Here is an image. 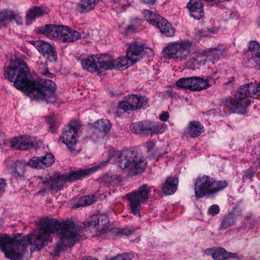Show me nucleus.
<instances>
[{
    "instance_id": "nucleus-37",
    "label": "nucleus",
    "mask_w": 260,
    "mask_h": 260,
    "mask_svg": "<svg viewBox=\"0 0 260 260\" xmlns=\"http://www.w3.org/2000/svg\"><path fill=\"white\" fill-rule=\"evenodd\" d=\"M165 127L164 124L162 123L157 124L156 125H151L150 122V126L149 130L148 135L151 136L162 134L165 132Z\"/></svg>"
},
{
    "instance_id": "nucleus-38",
    "label": "nucleus",
    "mask_w": 260,
    "mask_h": 260,
    "mask_svg": "<svg viewBox=\"0 0 260 260\" xmlns=\"http://www.w3.org/2000/svg\"><path fill=\"white\" fill-rule=\"evenodd\" d=\"M25 165L20 161H17L15 164L14 170V175L16 177H22L25 172Z\"/></svg>"
},
{
    "instance_id": "nucleus-45",
    "label": "nucleus",
    "mask_w": 260,
    "mask_h": 260,
    "mask_svg": "<svg viewBox=\"0 0 260 260\" xmlns=\"http://www.w3.org/2000/svg\"><path fill=\"white\" fill-rule=\"evenodd\" d=\"M109 160H110V159H108L107 160L101 161V162H100L99 163V164L98 166H96L95 167H92V168H91L90 169H80V170H79L78 171L89 170L88 173L84 175V177H85V176L90 174V173H92L94 171L96 170L99 168H102V167H104L106 166L107 165V164L108 163V162L109 161Z\"/></svg>"
},
{
    "instance_id": "nucleus-4",
    "label": "nucleus",
    "mask_w": 260,
    "mask_h": 260,
    "mask_svg": "<svg viewBox=\"0 0 260 260\" xmlns=\"http://www.w3.org/2000/svg\"><path fill=\"white\" fill-rule=\"evenodd\" d=\"M81 64L84 69L98 74L107 70L114 69V59L107 54L92 55L87 59L81 61Z\"/></svg>"
},
{
    "instance_id": "nucleus-51",
    "label": "nucleus",
    "mask_w": 260,
    "mask_h": 260,
    "mask_svg": "<svg viewBox=\"0 0 260 260\" xmlns=\"http://www.w3.org/2000/svg\"><path fill=\"white\" fill-rule=\"evenodd\" d=\"M146 147L149 152L151 151L155 147V143L153 142H149L146 144Z\"/></svg>"
},
{
    "instance_id": "nucleus-56",
    "label": "nucleus",
    "mask_w": 260,
    "mask_h": 260,
    "mask_svg": "<svg viewBox=\"0 0 260 260\" xmlns=\"http://www.w3.org/2000/svg\"><path fill=\"white\" fill-rule=\"evenodd\" d=\"M84 258H85L84 260H88V259L93 260L92 258L89 256L85 257Z\"/></svg>"
},
{
    "instance_id": "nucleus-15",
    "label": "nucleus",
    "mask_w": 260,
    "mask_h": 260,
    "mask_svg": "<svg viewBox=\"0 0 260 260\" xmlns=\"http://www.w3.org/2000/svg\"><path fill=\"white\" fill-rule=\"evenodd\" d=\"M144 103V99L135 95H132L126 98L125 100L120 102L118 109L124 112L134 111L140 108Z\"/></svg>"
},
{
    "instance_id": "nucleus-7",
    "label": "nucleus",
    "mask_w": 260,
    "mask_h": 260,
    "mask_svg": "<svg viewBox=\"0 0 260 260\" xmlns=\"http://www.w3.org/2000/svg\"><path fill=\"white\" fill-rule=\"evenodd\" d=\"M149 192V187L146 184H144L137 190L126 194L131 211L135 215L140 216L141 204L147 203Z\"/></svg>"
},
{
    "instance_id": "nucleus-33",
    "label": "nucleus",
    "mask_w": 260,
    "mask_h": 260,
    "mask_svg": "<svg viewBox=\"0 0 260 260\" xmlns=\"http://www.w3.org/2000/svg\"><path fill=\"white\" fill-rule=\"evenodd\" d=\"M43 14V10L40 7H34L30 9L26 15V19L27 23H30L36 17L41 16Z\"/></svg>"
},
{
    "instance_id": "nucleus-25",
    "label": "nucleus",
    "mask_w": 260,
    "mask_h": 260,
    "mask_svg": "<svg viewBox=\"0 0 260 260\" xmlns=\"http://www.w3.org/2000/svg\"><path fill=\"white\" fill-rule=\"evenodd\" d=\"M150 126V121H144L132 123L131 125V131L136 134L142 133L148 135Z\"/></svg>"
},
{
    "instance_id": "nucleus-26",
    "label": "nucleus",
    "mask_w": 260,
    "mask_h": 260,
    "mask_svg": "<svg viewBox=\"0 0 260 260\" xmlns=\"http://www.w3.org/2000/svg\"><path fill=\"white\" fill-rule=\"evenodd\" d=\"M249 49L253 60L260 67V45L255 41L251 42L249 45Z\"/></svg>"
},
{
    "instance_id": "nucleus-39",
    "label": "nucleus",
    "mask_w": 260,
    "mask_h": 260,
    "mask_svg": "<svg viewBox=\"0 0 260 260\" xmlns=\"http://www.w3.org/2000/svg\"><path fill=\"white\" fill-rule=\"evenodd\" d=\"M133 258H139L138 255H135L133 253H123L118 254L116 256L113 257L111 260H131Z\"/></svg>"
},
{
    "instance_id": "nucleus-36",
    "label": "nucleus",
    "mask_w": 260,
    "mask_h": 260,
    "mask_svg": "<svg viewBox=\"0 0 260 260\" xmlns=\"http://www.w3.org/2000/svg\"><path fill=\"white\" fill-rule=\"evenodd\" d=\"M95 201V197L94 196H86L79 199L78 203L75 205V207L79 208L80 207L90 205Z\"/></svg>"
},
{
    "instance_id": "nucleus-20",
    "label": "nucleus",
    "mask_w": 260,
    "mask_h": 260,
    "mask_svg": "<svg viewBox=\"0 0 260 260\" xmlns=\"http://www.w3.org/2000/svg\"><path fill=\"white\" fill-rule=\"evenodd\" d=\"M240 94H244V98L246 96L256 98L260 95V84L249 83L240 86Z\"/></svg>"
},
{
    "instance_id": "nucleus-50",
    "label": "nucleus",
    "mask_w": 260,
    "mask_h": 260,
    "mask_svg": "<svg viewBox=\"0 0 260 260\" xmlns=\"http://www.w3.org/2000/svg\"><path fill=\"white\" fill-rule=\"evenodd\" d=\"M132 231L128 229H121L119 231L118 233L121 235H127L128 234H131Z\"/></svg>"
},
{
    "instance_id": "nucleus-42",
    "label": "nucleus",
    "mask_w": 260,
    "mask_h": 260,
    "mask_svg": "<svg viewBox=\"0 0 260 260\" xmlns=\"http://www.w3.org/2000/svg\"><path fill=\"white\" fill-rule=\"evenodd\" d=\"M116 7L123 11L133 3V0H112Z\"/></svg>"
},
{
    "instance_id": "nucleus-22",
    "label": "nucleus",
    "mask_w": 260,
    "mask_h": 260,
    "mask_svg": "<svg viewBox=\"0 0 260 260\" xmlns=\"http://www.w3.org/2000/svg\"><path fill=\"white\" fill-rule=\"evenodd\" d=\"M187 7L191 16L194 19H200L203 16V5L201 0H190Z\"/></svg>"
},
{
    "instance_id": "nucleus-40",
    "label": "nucleus",
    "mask_w": 260,
    "mask_h": 260,
    "mask_svg": "<svg viewBox=\"0 0 260 260\" xmlns=\"http://www.w3.org/2000/svg\"><path fill=\"white\" fill-rule=\"evenodd\" d=\"M227 185L228 182L226 181H212V194L225 188Z\"/></svg>"
},
{
    "instance_id": "nucleus-53",
    "label": "nucleus",
    "mask_w": 260,
    "mask_h": 260,
    "mask_svg": "<svg viewBox=\"0 0 260 260\" xmlns=\"http://www.w3.org/2000/svg\"><path fill=\"white\" fill-rule=\"evenodd\" d=\"M48 121L49 123L50 124V127L53 128L54 126L53 123L56 121V119L53 117L50 116L48 118Z\"/></svg>"
},
{
    "instance_id": "nucleus-11",
    "label": "nucleus",
    "mask_w": 260,
    "mask_h": 260,
    "mask_svg": "<svg viewBox=\"0 0 260 260\" xmlns=\"http://www.w3.org/2000/svg\"><path fill=\"white\" fill-rule=\"evenodd\" d=\"M250 103V101L246 99L244 94H240V92L238 91L236 92L235 98L230 103L229 110L232 113H245Z\"/></svg>"
},
{
    "instance_id": "nucleus-10",
    "label": "nucleus",
    "mask_w": 260,
    "mask_h": 260,
    "mask_svg": "<svg viewBox=\"0 0 260 260\" xmlns=\"http://www.w3.org/2000/svg\"><path fill=\"white\" fill-rule=\"evenodd\" d=\"M212 181L209 177L204 176L199 177L195 183L194 192L197 199L212 194Z\"/></svg>"
},
{
    "instance_id": "nucleus-34",
    "label": "nucleus",
    "mask_w": 260,
    "mask_h": 260,
    "mask_svg": "<svg viewBox=\"0 0 260 260\" xmlns=\"http://www.w3.org/2000/svg\"><path fill=\"white\" fill-rule=\"evenodd\" d=\"M36 68L39 70L40 74L52 78L53 74L48 72L46 68V62L45 60L40 58L36 62Z\"/></svg>"
},
{
    "instance_id": "nucleus-24",
    "label": "nucleus",
    "mask_w": 260,
    "mask_h": 260,
    "mask_svg": "<svg viewBox=\"0 0 260 260\" xmlns=\"http://www.w3.org/2000/svg\"><path fill=\"white\" fill-rule=\"evenodd\" d=\"M178 181L174 177H168L165 182L162 184V191L167 195L174 193L176 189Z\"/></svg>"
},
{
    "instance_id": "nucleus-9",
    "label": "nucleus",
    "mask_w": 260,
    "mask_h": 260,
    "mask_svg": "<svg viewBox=\"0 0 260 260\" xmlns=\"http://www.w3.org/2000/svg\"><path fill=\"white\" fill-rule=\"evenodd\" d=\"M80 125L77 121H72L68 124L69 129L64 131L60 137L62 142L65 144L71 151L75 150L77 144L76 139L78 131Z\"/></svg>"
},
{
    "instance_id": "nucleus-3",
    "label": "nucleus",
    "mask_w": 260,
    "mask_h": 260,
    "mask_svg": "<svg viewBox=\"0 0 260 260\" xmlns=\"http://www.w3.org/2000/svg\"><path fill=\"white\" fill-rule=\"evenodd\" d=\"M116 163L122 169H126L130 176L136 175L144 172L146 162L134 150H125L116 155Z\"/></svg>"
},
{
    "instance_id": "nucleus-5",
    "label": "nucleus",
    "mask_w": 260,
    "mask_h": 260,
    "mask_svg": "<svg viewBox=\"0 0 260 260\" xmlns=\"http://www.w3.org/2000/svg\"><path fill=\"white\" fill-rule=\"evenodd\" d=\"M89 170L71 172L69 174L62 175L55 174L49 176L43 181L45 188L55 193L60 190L67 181H74L80 179L88 174Z\"/></svg>"
},
{
    "instance_id": "nucleus-57",
    "label": "nucleus",
    "mask_w": 260,
    "mask_h": 260,
    "mask_svg": "<svg viewBox=\"0 0 260 260\" xmlns=\"http://www.w3.org/2000/svg\"><path fill=\"white\" fill-rule=\"evenodd\" d=\"M18 22H19L20 24L22 23V20L21 17L18 18Z\"/></svg>"
},
{
    "instance_id": "nucleus-18",
    "label": "nucleus",
    "mask_w": 260,
    "mask_h": 260,
    "mask_svg": "<svg viewBox=\"0 0 260 260\" xmlns=\"http://www.w3.org/2000/svg\"><path fill=\"white\" fill-rule=\"evenodd\" d=\"M63 26L62 25L46 24L39 27L38 31L51 39L60 40Z\"/></svg>"
},
{
    "instance_id": "nucleus-29",
    "label": "nucleus",
    "mask_w": 260,
    "mask_h": 260,
    "mask_svg": "<svg viewBox=\"0 0 260 260\" xmlns=\"http://www.w3.org/2000/svg\"><path fill=\"white\" fill-rule=\"evenodd\" d=\"M100 0H81L79 5L80 13H85L92 10Z\"/></svg>"
},
{
    "instance_id": "nucleus-28",
    "label": "nucleus",
    "mask_w": 260,
    "mask_h": 260,
    "mask_svg": "<svg viewBox=\"0 0 260 260\" xmlns=\"http://www.w3.org/2000/svg\"><path fill=\"white\" fill-rule=\"evenodd\" d=\"M156 26L161 32L167 37H172L175 34V30L171 24L166 19L162 18Z\"/></svg>"
},
{
    "instance_id": "nucleus-47",
    "label": "nucleus",
    "mask_w": 260,
    "mask_h": 260,
    "mask_svg": "<svg viewBox=\"0 0 260 260\" xmlns=\"http://www.w3.org/2000/svg\"><path fill=\"white\" fill-rule=\"evenodd\" d=\"M197 34L200 37H206L209 35L210 31L209 29H201L198 31Z\"/></svg>"
},
{
    "instance_id": "nucleus-16",
    "label": "nucleus",
    "mask_w": 260,
    "mask_h": 260,
    "mask_svg": "<svg viewBox=\"0 0 260 260\" xmlns=\"http://www.w3.org/2000/svg\"><path fill=\"white\" fill-rule=\"evenodd\" d=\"M204 254L207 255H211L212 258L215 260H226L228 258H243L242 257L238 255L237 254L229 252L223 248L220 247L206 249L204 251Z\"/></svg>"
},
{
    "instance_id": "nucleus-17",
    "label": "nucleus",
    "mask_w": 260,
    "mask_h": 260,
    "mask_svg": "<svg viewBox=\"0 0 260 260\" xmlns=\"http://www.w3.org/2000/svg\"><path fill=\"white\" fill-rule=\"evenodd\" d=\"M111 127L112 123L109 120L99 119L93 123V135L97 138H103L110 132Z\"/></svg>"
},
{
    "instance_id": "nucleus-23",
    "label": "nucleus",
    "mask_w": 260,
    "mask_h": 260,
    "mask_svg": "<svg viewBox=\"0 0 260 260\" xmlns=\"http://www.w3.org/2000/svg\"><path fill=\"white\" fill-rule=\"evenodd\" d=\"M81 38V36L77 31L69 29L67 26H63L61 32L60 40L64 43H70L76 41Z\"/></svg>"
},
{
    "instance_id": "nucleus-46",
    "label": "nucleus",
    "mask_w": 260,
    "mask_h": 260,
    "mask_svg": "<svg viewBox=\"0 0 260 260\" xmlns=\"http://www.w3.org/2000/svg\"><path fill=\"white\" fill-rule=\"evenodd\" d=\"M209 213L212 216L216 215L219 212V206L217 205H212L209 209Z\"/></svg>"
},
{
    "instance_id": "nucleus-21",
    "label": "nucleus",
    "mask_w": 260,
    "mask_h": 260,
    "mask_svg": "<svg viewBox=\"0 0 260 260\" xmlns=\"http://www.w3.org/2000/svg\"><path fill=\"white\" fill-rule=\"evenodd\" d=\"M37 48L41 53L44 55L47 54L50 61H56L57 60V54L55 49L50 44L39 41L37 42Z\"/></svg>"
},
{
    "instance_id": "nucleus-44",
    "label": "nucleus",
    "mask_w": 260,
    "mask_h": 260,
    "mask_svg": "<svg viewBox=\"0 0 260 260\" xmlns=\"http://www.w3.org/2000/svg\"><path fill=\"white\" fill-rule=\"evenodd\" d=\"M28 165L36 168H43L41 158L33 157L28 162Z\"/></svg>"
},
{
    "instance_id": "nucleus-31",
    "label": "nucleus",
    "mask_w": 260,
    "mask_h": 260,
    "mask_svg": "<svg viewBox=\"0 0 260 260\" xmlns=\"http://www.w3.org/2000/svg\"><path fill=\"white\" fill-rule=\"evenodd\" d=\"M144 14L146 20L156 26L159 24V22L162 18L160 15L148 10H145Z\"/></svg>"
},
{
    "instance_id": "nucleus-48",
    "label": "nucleus",
    "mask_w": 260,
    "mask_h": 260,
    "mask_svg": "<svg viewBox=\"0 0 260 260\" xmlns=\"http://www.w3.org/2000/svg\"><path fill=\"white\" fill-rule=\"evenodd\" d=\"M6 187V183L3 179H0V196L3 194L5 191Z\"/></svg>"
},
{
    "instance_id": "nucleus-41",
    "label": "nucleus",
    "mask_w": 260,
    "mask_h": 260,
    "mask_svg": "<svg viewBox=\"0 0 260 260\" xmlns=\"http://www.w3.org/2000/svg\"><path fill=\"white\" fill-rule=\"evenodd\" d=\"M43 168L50 166L54 162V156L51 153H47L41 158Z\"/></svg>"
},
{
    "instance_id": "nucleus-19",
    "label": "nucleus",
    "mask_w": 260,
    "mask_h": 260,
    "mask_svg": "<svg viewBox=\"0 0 260 260\" xmlns=\"http://www.w3.org/2000/svg\"><path fill=\"white\" fill-rule=\"evenodd\" d=\"M11 147L16 149L27 150L34 146L33 141L28 136L14 138L11 143Z\"/></svg>"
},
{
    "instance_id": "nucleus-35",
    "label": "nucleus",
    "mask_w": 260,
    "mask_h": 260,
    "mask_svg": "<svg viewBox=\"0 0 260 260\" xmlns=\"http://www.w3.org/2000/svg\"><path fill=\"white\" fill-rule=\"evenodd\" d=\"M133 64L127 56L126 57H120L117 59H114V69L119 70L123 67L127 68Z\"/></svg>"
},
{
    "instance_id": "nucleus-8",
    "label": "nucleus",
    "mask_w": 260,
    "mask_h": 260,
    "mask_svg": "<svg viewBox=\"0 0 260 260\" xmlns=\"http://www.w3.org/2000/svg\"><path fill=\"white\" fill-rule=\"evenodd\" d=\"M176 85L179 87L194 91L206 89L210 86L208 79L205 80L197 77L181 78L176 82Z\"/></svg>"
},
{
    "instance_id": "nucleus-52",
    "label": "nucleus",
    "mask_w": 260,
    "mask_h": 260,
    "mask_svg": "<svg viewBox=\"0 0 260 260\" xmlns=\"http://www.w3.org/2000/svg\"><path fill=\"white\" fill-rule=\"evenodd\" d=\"M136 29H137V27L134 25L128 26L127 27L125 33L127 35V34H128L130 32L134 31V30H136Z\"/></svg>"
},
{
    "instance_id": "nucleus-55",
    "label": "nucleus",
    "mask_w": 260,
    "mask_h": 260,
    "mask_svg": "<svg viewBox=\"0 0 260 260\" xmlns=\"http://www.w3.org/2000/svg\"><path fill=\"white\" fill-rule=\"evenodd\" d=\"M234 80L235 78L234 77H232L231 79L228 81V82H225L224 84H226L227 85H233Z\"/></svg>"
},
{
    "instance_id": "nucleus-43",
    "label": "nucleus",
    "mask_w": 260,
    "mask_h": 260,
    "mask_svg": "<svg viewBox=\"0 0 260 260\" xmlns=\"http://www.w3.org/2000/svg\"><path fill=\"white\" fill-rule=\"evenodd\" d=\"M235 222V218L232 215L229 214L225 216L221 223V228L226 229Z\"/></svg>"
},
{
    "instance_id": "nucleus-30",
    "label": "nucleus",
    "mask_w": 260,
    "mask_h": 260,
    "mask_svg": "<svg viewBox=\"0 0 260 260\" xmlns=\"http://www.w3.org/2000/svg\"><path fill=\"white\" fill-rule=\"evenodd\" d=\"M203 127L198 121H193L190 122L188 129V134L191 138L200 135Z\"/></svg>"
},
{
    "instance_id": "nucleus-2",
    "label": "nucleus",
    "mask_w": 260,
    "mask_h": 260,
    "mask_svg": "<svg viewBox=\"0 0 260 260\" xmlns=\"http://www.w3.org/2000/svg\"><path fill=\"white\" fill-rule=\"evenodd\" d=\"M5 77L18 89H24L30 98L45 101L47 104L56 102V84L52 80L42 79L39 82L29 80V70L25 62L17 59L11 61L5 71Z\"/></svg>"
},
{
    "instance_id": "nucleus-1",
    "label": "nucleus",
    "mask_w": 260,
    "mask_h": 260,
    "mask_svg": "<svg viewBox=\"0 0 260 260\" xmlns=\"http://www.w3.org/2000/svg\"><path fill=\"white\" fill-rule=\"evenodd\" d=\"M56 232L57 242L54 254L57 256L67 247L73 246L78 239V226L71 220L61 222L51 219L43 223L34 234L23 237H10L5 234L0 237V249L7 258L21 260L26 258L27 247L40 250L52 240L51 235Z\"/></svg>"
},
{
    "instance_id": "nucleus-54",
    "label": "nucleus",
    "mask_w": 260,
    "mask_h": 260,
    "mask_svg": "<svg viewBox=\"0 0 260 260\" xmlns=\"http://www.w3.org/2000/svg\"><path fill=\"white\" fill-rule=\"evenodd\" d=\"M143 3L146 4H149V5H153L155 0H142Z\"/></svg>"
},
{
    "instance_id": "nucleus-27",
    "label": "nucleus",
    "mask_w": 260,
    "mask_h": 260,
    "mask_svg": "<svg viewBox=\"0 0 260 260\" xmlns=\"http://www.w3.org/2000/svg\"><path fill=\"white\" fill-rule=\"evenodd\" d=\"M120 182L119 176L115 174H105L101 179V183L107 186H117Z\"/></svg>"
},
{
    "instance_id": "nucleus-12",
    "label": "nucleus",
    "mask_w": 260,
    "mask_h": 260,
    "mask_svg": "<svg viewBox=\"0 0 260 260\" xmlns=\"http://www.w3.org/2000/svg\"><path fill=\"white\" fill-rule=\"evenodd\" d=\"M87 223L88 226H93L100 232H106L110 225L107 215L103 214L93 215L90 216Z\"/></svg>"
},
{
    "instance_id": "nucleus-13",
    "label": "nucleus",
    "mask_w": 260,
    "mask_h": 260,
    "mask_svg": "<svg viewBox=\"0 0 260 260\" xmlns=\"http://www.w3.org/2000/svg\"><path fill=\"white\" fill-rule=\"evenodd\" d=\"M215 50L198 51L191 54V57L186 63V66L191 70H194L196 65L205 64L207 57L213 55Z\"/></svg>"
},
{
    "instance_id": "nucleus-14",
    "label": "nucleus",
    "mask_w": 260,
    "mask_h": 260,
    "mask_svg": "<svg viewBox=\"0 0 260 260\" xmlns=\"http://www.w3.org/2000/svg\"><path fill=\"white\" fill-rule=\"evenodd\" d=\"M149 52H151L150 49L144 47V45L139 43L134 42L129 45L126 56L132 63H134L137 61L139 57Z\"/></svg>"
},
{
    "instance_id": "nucleus-49",
    "label": "nucleus",
    "mask_w": 260,
    "mask_h": 260,
    "mask_svg": "<svg viewBox=\"0 0 260 260\" xmlns=\"http://www.w3.org/2000/svg\"><path fill=\"white\" fill-rule=\"evenodd\" d=\"M169 117V113L167 112H165L160 115L159 118L162 121H166L168 119Z\"/></svg>"
},
{
    "instance_id": "nucleus-32",
    "label": "nucleus",
    "mask_w": 260,
    "mask_h": 260,
    "mask_svg": "<svg viewBox=\"0 0 260 260\" xmlns=\"http://www.w3.org/2000/svg\"><path fill=\"white\" fill-rule=\"evenodd\" d=\"M12 19H16V16L13 11L5 10L0 12V27L5 26L7 22Z\"/></svg>"
},
{
    "instance_id": "nucleus-6",
    "label": "nucleus",
    "mask_w": 260,
    "mask_h": 260,
    "mask_svg": "<svg viewBox=\"0 0 260 260\" xmlns=\"http://www.w3.org/2000/svg\"><path fill=\"white\" fill-rule=\"evenodd\" d=\"M192 43L188 41H180L169 44L163 49L164 56L169 59L185 60L190 55Z\"/></svg>"
}]
</instances>
